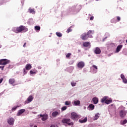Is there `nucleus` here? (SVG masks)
<instances>
[{
  "instance_id": "obj_1",
  "label": "nucleus",
  "mask_w": 127,
  "mask_h": 127,
  "mask_svg": "<svg viewBox=\"0 0 127 127\" xmlns=\"http://www.w3.org/2000/svg\"><path fill=\"white\" fill-rule=\"evenodd\" d=\"M14 31L16 33H19L20 32H26L28 31V28L25 26L21 25L19 27H17L14 29Z\"/></svg>"
},
{
  "instance_id": "obj_2",
  "label": "nucleus",
  "mask_w": 127,
  "mask_h": 127,
  "mask_svg": "<svg viewBox=\"0 0 127 127\" xmlns=\"http://www.w3.org/2000/svg\"><path fill=\"white\" fill-rule=\"evenodd\" d=\"M62 123L63 124H66L68 126H73V122H71L70 119H64L62 120Z\"/></svg>"
},
{
  "instance_id": "obj_3",
  "label": "nucleus",
  "mask_w": 127,
  "mask_h": 127,
  "mask_svg": "<svg viewBox=\"0 0 127 127\" xmlns=\"http://www.w3.org/2000/svg\"><path fill=\"white\" fill-rule=\"evenodd\" d=\"M71 118L72 120H73V121H76V120H78V119H80V116L77 113L75 112H72L71 113Z\"/></svg>"
},
{
  "instance_id": "obj_4",
  "label": "nucleus",
  "mask_w": 127,
  "mask_h": 127,
  "mask_svg": "<svg viewBox=\"0 0 127 127\" xmlns=\"http://www.w3.org/2000/svg\"><path fill=\"white\" fill-rule=\"evenodd\" d=\"M10 61L7 59H1L0 60V65H6V64H9Z\"/></svg>"
},
{
  "instance_id": "obj_5",
  "label": "nucleus",
  "mask_w": 127,
  "mask_h": 127,
  "mask_svg": "<svg viewBox=\"0 0 127 127\" xmlns=\"http://www.w3.org/2000/svg\"><path fill=\"white\" fill-rule=\"evenodd\" d=\"M127 111L126 110H121L119 112V116L121 118L124 119L127 116Z\"/></svg>"
},
{
  "instance_id": "obj_6",
  "label": "nucleus",
  "mask_w": 127,
  "mask_h": 127,
  "mask_svg": "<svg viewBox=\"0 0 127 127\" xmlns=\"http://www.w3.org/2000/svg\"><path fill=\"white\" fill-rule=\"evenodd\" d=\"M80 38L82 40H87V39H88V38H89V37L87 35V33H84L80 36Z\"/></svg>"
},
{
  "instance_id": "obj_7",
  "label": "nucleus",
  "mask_w": 127,
  "mask_h": 127,
  "mask_svg": "<svg viewBox=\"0 0 127 127\" xmlns=\"http://www.w3.org/2000/svg\"><path fill=\"white\" fill-rule=\"evenodd\" d=\"M7 123L10 126H13L14 124V119L10 118L7 120Z\"/></svg>"
},
{
  "instance_id": "obj_8",
  "label": "nucleus",
  "mask_w": 127,
  "mask_h": 127,
  "mask_svg": "<svg viewBox=\"0 0 127 127\" xmlns=\"http://www.w3.org/2000/svg\"><path fill=\"white\" fill-rule=\"evenodd\" d=\"M84 66H85V63H84L83 62H79L77 64V67L80 69H82V68H84Z\"/></svg>"
},
{
  "instance_id": "obj_9",
  "label": "nucleus",
  "mask_w": 127,
  "mask_h": 127,
  "mask_svg": "<svg viewBox=\"0 0 127 127\" xmlns=\"http://www.w3.org/2000/svg\"><path fill=\"white\" fill-rule=\"evenodd\" d=\"M86 34L87 35V36L89 37V38H93L92 34H94V30H89L87 32V33H86Z\"/></svg>"
},
{
  "instance_id": "obj_10",
  "label": "nucleus",
  "mask_w": 127,
  "mask_h": 127,
  "mask_svg": "<svg viewBox=\"0 0 127 127\" xmlns=\"http://www.w3.org/2000/svg\"><path fill=\"white\" fill-rule=\"evenodd\" d=\"M33 100V96L32 95H30L28 97L27 100L25 101V103L26 104H28V103H30V102H32Z\"/></svg>"
},
{
  "instance_id": "obj_11",
  "label": "nucleus",
  "mask_w": 127,
  "mask_h": 127,
  "mask_svg": "<svg viewBox=\"0 0 127 127\" xmlns=\"http://www.w3.org/2000/svg\"><path fill=\"white\" fill-rule=\"evenodd\" d=\"M95 54H101V49L99 47H96L94 50Z\"/></svg>"
},
{
  "instance_id": "obj_12",
  "label": "nucleus",
  "mask_w": 127,
  "mask_h": 127,
  "mask_svg": "<svg viewBox=\"0 0 127 127\" xmlns=\"http://www.w3.org/2000/svg\"><path fill=\"white\" fill-rule=\"evenodd\" d=\"M60 115V112H57V111H55L53 112L52 115L54 118H56L57 116H59Z\"/></svg>"
},
{
  "instance_id": "obj_13",
  "label": "nucleus",
  "mask_w": 127,
  "mask_h": 127,
  "mask_svg": "<svg viewBox=\"0 0 127 127\" xmlns=\"http://www.w3.org/2000/svg\"><path fill=\"white\" fill-rule=\"evenodd\" d=\"M122 48H123V45H121L118 46L116 49V53H119V52L121 51V50L122 49Z\"/></svg>"
},
{
  "instance_id": "obj_14",
  "label": "nucleus",
  "mask_w": 127,
  "mask_h": 127,
  "mask_svg": "<svg viewBox=\"0 0 127 127\" xmlns=\"http://www.w3.org/2000/svg\"><path fill=\"white\" fill-rule=\"evenodd\" d=\"M92 101L93 102V103L94 104V105H96L98 104V103H99V99L97 97H94L92 99Z\"/></svg>"
},
{
  "instance_id": "obj_15",
  "label": "nucleus",
  "mask_w": 127,
  "mask_h": 127,
  "mask_svg": "<svg viewBox=\"0 0 127 127\" xmlns=\"http://www.w3.org/2000/svg\"><path fill=\"white\" fill-rule=\"evenodd\" d=\"M40 117H41V118H42L41 120L42 121H46V120H47V115H40Z\"/></svg>"
},
{
  "instance_id": "obj_16",
  "label": "nucleus",
  "mask_w": 127,
  "mask_h": 127,
  "mask_svg": "<svg viewBox=\"0 0 127 127\" xmlns=\"http://www.w3.org/2000/svg\"><path fill=\"white\" fill-rule=\"evenodd\" d=\"M31 68H32V66H31V65L30 64H28L26 65L25 66V69L26 70H27V71L30 70L31 69Z\"/></svg>"
},
{
  "instance_id": "obj_17",
  "label": "nucleus",
  "mask_w": 127,
  "mask_h": 127,
  "mask_svg": "<svg viewBox=\"0 0 127 127\" xmlns=\"http://www.w3.org/2000/svg\"><path fill=\"white\" fill-rule=\"evenodd\" d=\"M91 45V43L89 42H85L83 43V46L84 47H89Z\"/></svg>"
},
{
  "instance_id": "obj_18",
  "label": "nucleus",
  "mask_w": 127,
  "mask_h": 127,
  "mask_svg": "<svg viewBox=\"0 0 127 127\" xmlns=\"http://www.w3.org/2000/svg\"><path fill=\"white\" fill-rule=\"evenodd\" d=\"M121 78L122 79L124 83H125V84H126L127 83V78H126V77H125V75L122 74L121 75Z\"/></svg>"
},
{
  "instance_id": "obj_19",
  "label": "nucleus",
  "mask_w": 127,
  "mask_h": 127,
  "mask_svg": "<svg viewBox=\"0 0 127 127\" xmlns=\"http://www.w3.org/2000/svg\"><path fill=\"white\" fill-rule=\"evenodd\" d=\"M25 112V109L19 110L17 114V116H20V115L23 114Z\"/></svg>"
},
{
  "instance_id": "obj_20",
  "label": "nucleus",
  "mask_w": 127,
  "mask_h": 127,
  "mask_svg": "<svg viewBox=\"0 0 127 127\" xmlns=\"http://www.w3.org/2000/svg\"><path fill=\"white\" fill-rule=\"evenodd\" d=\"M15 83V79L14 78H10L9 79V84H10V85H13Z\"/></svg>"
},
{
  "instance_id": "obj_21",
  "label": "nucleus",
  "mask_w": 127,
  "mask_h": 127,
  "mask_svg": "<svg viewBox=\"0 0 127 127\" xmlns=\"http://www.w3.org/2000/svg\"><path fill=\"white\" fill-rule=\"evenodd\" d=\"M87 121H88V119L87 118V117L85 118L84 119H80L79 120V123H80L81 124H84L85 123H86L87 122Z\"/></svg>"
},
{
  "instance_id": "obj_22",
  "label": "nucleus",
  "mask_w": 127,
  "mask_h": 127,
  "mask_svg": "<svg viewBox=\"0 0 127 127\" xmlns=\"http://www.w3.org/2000/svg\"><path fill=\"white\" fill-rule=\"evenodd\" d=\"M92 67L93 68H94V69H93V73H97V72H98V67L97 66V65H92Z\"/></svg>"
},
{
  "instance_id": "obj_23",
  "label": "nucleus",
  "mask_w": 127,
  "mask_h": 127,
  "mask_svg": "<svg viewBox=\"0 0 127 127\" xmlns=\"http://www.w3.org/2000/svg\"><path fill=\"white\" fill-rule=\"evenodd\" d=\"M107 99H108V97H106V96L104 97L101 100V103H105V104H106V102L107 101Z\"/></svg>"
},
{
  "instance_id": "obj_24",
  "label": "nucleus",
  "mask_w": 127,
  "mask_h": 127,
  "mask_svg": "<svg viewBox=\"0 0 127 127\" xmlns=\"http://www.w3.org/2000/svg\"><path fill=\"white\" fill-rule=\"evenodd\" d=\"M73 103H74V104H73L74 106H79V105L81 104V102H80V101L79 100L74 101Z\"/></svg>"
},
{
  "instance_id": "obj_25",
  "label": "nucleus",
  "mask_w": 127,
  "mask_h": 127,
  "mask_svg": "<svg viewBox=\"0 0 127 127\" xmlns=\"http://www.w3.org/2000/svg\"><path fill=\"white\" fill-rule=\"evenodd\" d=\"M99 116H100V114L97 113L94 117V119H93L94 121H97V120H98V119H99V118L100 117Z\"/></svg>"
},
{
  "instance_id": "obj_26",
  "label": "nucleus",
  "mask_w": 127,
  "mask_h": 127,
  "mask_svg": "<svg viewBox=\"0 0 127 127\" xmlns=\"http://www.w3.org/2000/svg\"><path fill=\"white\" fill-rule=\"evenodd\" d=\"M112 102H113V100L112 99H107L105 104H107V105H109V104H111Z\"/></svg>"
},
{
  "instance_id": "obj_27",
  "label": "nucleus",
  "mask_w": 127,
  "mask_h": 127,
  "mask_svg": "<svg viewBox=\"0 0 127 127\" xmlns=\"http://www.w3.org/2000/svg\"><path fill=\"white\" fill-rule=\"evenodd\" d=\"M40 26H35V30H36V31H40Z\"/></svg>"
},
{
  "instance_id": "obj_28",
  "label": "nucleus",
  "mask_w": 127,
  "mask_h": 127,
  "mask_svg": "<svg viewBox=\"0 0 127 127\" xmlns=\"http://www.w3.org/2000/svg\"><path fill=\"white\" fill-rule=\"evenodd\" d=\"M89 107L92 111V110H94V109H95V105H94V104H91L89 105Z\"/></svg>"
},
{
  "instance_id": "obj_29",
  "label": "nucleus",
  "mask_w": 127,
  "mask_h": 127,
  "mask_svg": "<svg viewBox=\"0 0 127 127\" xmlns=\"http://www.w3.org/2000/svg\"><path fill=\"white\" fill-rule=\"evenodd\" d=\"M29 11L30 13H32L33 14H34V13H35V11H34V9H33L32 8L29 9Z\"/></svg>"
},
{
  "instance_id": "obj_30",
  "label": "nucleus",
  "mask_w": 127,
  "mask_h": 127,
  "mask_svg": "<svg viewBox=\"0 0 127 127\" xmlns=\"http://www.w3.org/2000/svg\"><path fill=\"white\" fill-rule=\"evenodd\" d=\"M127 123V120L126 119L124 120L122 122V121L121 122V125H126Z\"/></svg>"
},
{
  "instance_id": "obj_31",
  "label": "nucleus",
  "mask_w": 127,
  "mask_h": 127,
  "mask_svg": "<svg viewBox=\"0 0 127 127\" xmlns=\"http://www.w3.org/2000/svg\"><path fill=\"white\" fill-rule=\"evenodd\" d=\"M56 35L58 36V37H62V34L60 32H56Z\"/></svg>"
},
{
  "instance_id": "obj_32",
  "label": "nucleus",
  "mask_w": 127,
  "mask_h": 127,
  "mask_svg": "<svg viewBox=\"0 0 127 127\" xmlns=\"http://www.w3.org/2000/svg\"><path fill=\"white\" fill-rule=\"evenodd\" d=\"M111 21L112 23H117V20L115 19V18L111 19Z\"/></svg>"
},
{
  "instance_id": "obj_33",
  "label": "nucleus",
  "mask_w": 127,
  "mask_h": 127,
  "mask_svg": "<svg viewBox=\"0 0 127 127\" xmlns=\"http://www.w3.org/2000/svg\"><path fill=\"white\" fill-rule=\"evenodd\" d=\"M71 104V102L70 101H65V106H69Z\"/></svg>"
},
{
  "instance_id": "obj_34",
  "label": "nucleus",
  "mask_w": 127,
  "mask_h": 127,
  "mask_svg": "<svg viewBox=\"0 0 127 127\" xmlns=\"http://www.w3.org/2000/svg\"><path fill=\"white\" fill-rule=\"evenodd\" d=\"M71 31H72V29H71V27H69L67 29L66 32L67 33H69V32H71Z\"/></svg>"
},
{
  "instance_id": "obj_35",
  "label": "nucleus",
  "mask_w": 127,
  "mask_h": 127,
  "mask_svg": "<svg viewBox=\"0 0 127 127\" xmlns=\"http://www.w3.org/2000/svg\"><path fill=\"white\" fill-rule=\"evenodd\" d=\"M18 107L19 106H16V107H14L12 108V111L13 112L14 111H15V110H16L17 109V108H18Z\"/></svg>"
},
{
  "instance_id": "obj_36",
  "label": "nucleus",
  "mask_w": 127,
  "mask_h": 127,
  "mask_svg": "<svg viewBox=\"0 0 127 127\" xmlns=\"http://www.w3.org/2000/svg\"><path fill=\"white\" fill-rule=\"evenodd\" d=\"M116 18H117L116 21H117L118 22H119V21L121 20V17L120 16H117Z\"/></svg>"
},
{
  "instance_id": "obj_37",
  "label": "nucleus",
  "mask_w": 127,
  "mask_h": 127,
  "mask_svg": "<svg viewBox=\"0 0 127 127\" xmlns=\"http://www.w3.org/2000/svg\"><path fill=\"white\" fill-rule=\"evenodd\" d=\"M76 82H71V85L72 86V87H75V86H76Z\"/></svg>"
},
{
  "instance_id": "obj_38",
  "label": "nucleus",
  "mask_w": 127,
  "mask_h": 127,
  "mask_svg": "<svg viewBox=\"0 0 127 127\" xmlns=\"http://www.w3.org/2000/svg\"><path fill=\"white\" fill-rule=\"evenodd\" d=\"M65 110H67V107L66 106H64L62 108V111H65Z\"/></svg>"
},
{
  "instance_id": "obj_39",
  "label": "nucleus",
  "mask_w": 127,
  "mask_h": 127,
  "mask_svg": "<svg viewBox=\"0 0 127 127\" xmlns=\"http://www.w3.org/2000/svg\"><path fill=\"white\" fill-rule=\"evenodd\" d=\"M71 53H68L66 55V58H69V57H70V56H71Z\"/></svg>"
},
{
  "instance_id": "obj_40",
  "label": "nucleus",
  "mask_w": 127,
  "mask_h": 127,
  "mask_svg": "<svg viewBox=\"0 0 127 127\" xmlns=\"http://www.w3.org/2000/svg\"><path fill=\"white\" fill-rule=\"evenodd\" d=\"M23 73H24V74H27V71L25 70V68L23 69Z\"/></svg>"
},
{
  "instance_id": "obj_41",
  "label": "nucleus",
  "mask_w": 127,
  "mask_h": 127,
  "mask_svg": "<svg viewBox=\"0 0 127 127\" xmlns=\"http://www.w3.org/2000/svg\"><path fill=\"white\" fill-rule=\"evenodd\" d=\"M35 73H36V72H35V71H32V70H30V74H35Z\"/></svg>"
},
{
  "instance_id": "obj_42",
  "label": "nucleus",
  "mask_w": 127,
  "mask_h": 127,
  "mask_svg": "<svg viewBox=\"0 0 127 127\" xmlns=\"http://www.w3.org/2000/svg\"><path fill=\"white\" fill-rule=\"evenodd\" d=\"M2 81H3V78L0 79V84H1L2 82Z\"/></svg>"
},
{
  "instance_id": "obj_43",
  "label": "nucleus",
  "mask_w": 127,
  "mask_h": 127,
  "mask_svg": "<svg viewBox=\"0 0 127 127\" xmlns=\"http://www.w3.org/2000/svg\"><path fill=\"white\" fill-rule=\"evenodd\" d=\"M94 19V16H91L90 18V20H93Z\"/></svg>"
},
{
  "instance_id": "obj_44",
  "label": "nucleus",
  "mask_w": 127,
  "mask_h": 127,
  "mask_svg": "<svg viewBox=\"0 0 127 127\" xmlns=\"http://www.w3.org/2000/svg\"><path fill=\"white\" fill-rule=\"evenodd\" d=\"M3 68H4V66H0V69H1V70H3Z\"/></svg>"
},
{
  "instance_id": "obj_45",
  "label": "nucleus",
  "mask_w": 127,
  "mask_h": 127,
  "mask_svg": "<svg viewBox=\"0 0 127 127\" xmlns=\"http://www.w3.org/2000/svg\"><path fill=\"white\" fill-rule=\"evenodd\" d=\"M50 127H58L57 125H52Z\"/></svg>"
},
{
  "instance_id": "obj_46",
  "label": "nucleus",
  "mask_w": 127,
  "mask_h": 127,
  "mask_svg": "<svg viewBox=\"0 0 127 127\" xmlns=\"http://www.w3.org/2000/svg\"><path fill=\"white\" fill-rule=\"evenodd\" d=\"M23 47H26V43H25L23 45Z\"/></svg>"
},
{
  "instance_id": "obj_47",
  "label": "nucleus",
  "mask_w": 127,
  "mask_h": 127,
  "mask_svg": "<svg viewBox=\"0 0 127 127\" xmlns=\"http://www.w3.org/2000/svg\"><path fill=\"white\" fill-rule=\"evenodd\" d=\"M34 127H37V126L35 125V126H34Z\"/></svg>"
},
{
  "instance_id": "obj_48",
  "label": "nucleus",
  "mask_w": 127,
  "mask_h": 127,
  "mask_svg": "<svg viewBox=\"0 0 127 127\" xmlns=\"http://www.w3.org/2000/svg\"><path fill=\"white\" fill-rule=\"evenodd\" d=\"M0 48H1V45H0Z\"/></svg>"
},
{
  "instance_id": "obj_49",
  "label": "nucleus",
  "mask_w": 127,
  "mask_h": 127,
  "mask_svg": "<svg viewBox=\"0 0 127 127\" xmlns=\"http://www.w3.org/2000/svg\"><path fill=\"white\" fill-rule=\"evenodd\" d=\"M111 106H114V105H113V104H111Z\"/></svg>"
},
{
  "instance_id": "obj_50",
  "label": "nucleus",
  "mask_w": 127,
  "mask_h": 127,
  "mask_svg": "<svg viewBox=\"0 0 127 127\" xmlns=\"http://www.w3.org/2000/svg\"><path fill=\"white\" fill-rule=\"evenodd\" d=\"M99 0H96L97 1H99Z\"/></svg>"
},
{
  "instance_id": "obj_51",
  "label": "nucleus",
  "mask_w": 127,
  "mask_h": 127,
  "mask_svg": "<svg viewBox=\"0 0 127 127\" xmlns=\"http://www.w3.org/2000/svg\"><path fill=\"white\" fill-rule=\"evenodd\" d=\"M126 43H127V40H126Z\"/></svg>"
}]
</instances>
